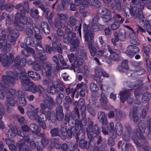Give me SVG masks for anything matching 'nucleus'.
<instances>
[{
	"label": "nucleus",
	"instance_id": "12",
	"mask_svg": "<svg viewBox=\"0 0 151 151\" xmlns=\"http://www.w3.org/2000/svg\"><path fill=\"white\" fill-rule=\"evenodd\" d=\"M140 8H138L137 10V7H134L130 10V13L133 15V16L135 18H137L141 19L142 22H143L144 21L143 19V16L142 12V10L144 8V6L143 4H140Z\"/></svg>",
	"mask_w": 151,
	"mask_h": 151
},
{
	"label": "nucleus",
	"instance_id": "35",
	"mask_svg": "<svg viewBox=\"0 0 151 151\" xmlns=\"http://www.w3.org/2000/svg\"><path fill=\"white\" fill-rule=\"evenodd\" d=\"M43 73H46V75L47 76H49L51 74V67L49 64H47L46 65L45 68L42 70Z\"/></svg>",
	"mask_w": 151,
	"mask_h": 151
},
{
	"label": "nucleus",
	"instance_id": "62",
	"mask_svg": "<svg viewBox=\"0 0 151 151\" xmlns=\"http://www.w3.org/2000/svg\"><path fill=\"white\" fill-rule=\"evenodd\" d=\"M61 1L63 8L65 9V7L68 6L70 0H62Z\"/></svg>",
	"mask_w": 151,
	"mask_h": 151
},
{
	"label": "nucleus",
	"instance_id": "51",
	"mask_svg": "<svg viewBox=\"0 0 151 151\" xmlns=\"http://www.w3.org/2000/svg\"><path fill=\"white\" fill-rule=\"evenodd\" d=\"M35 58L36 60H43L46 59V57L43 56L42 54H37L35 57Z\"/></svg>",
	"mask_w": 151,
	"mask_h": 151
},
{
	"label": "nucleus",
	"instance_id": "33",
	"mask_svg": "<svg viewBox=\"0 0 151 151\" xmlns=\"http://www.w3.org/2000/svg\"><path fill=\"white\" fill-rule=\"evenodd\" d=\"M19 35V32L17 30H12L8 35V38L9 40H11V39L13 40L17 37Z\"/></svg>",
	"mask_w": 151,
	"mask_h": 151
},
{
	"label": "nucleus",
	"instance_id": "46",
	"mask_svg": "<svg viewBox=\"0 0 151 151\" xmlns=\"http://www.w3.org/2000/svg\"><path fill=\"white\" fill-rule=\"evenodd\" d=\"M79 146L81 148H87L88 147L87 142L83 139L79 141Z\"/></svg>",
	"mask_w": 151,
	"mask_h": 151
},
{
	"label": "nucleus",
	"instance_id": "14",
	"mask_svg": "<svg viewBox=\"0 0 151 151\" xmlns=\"http://www.w3.org/2000/svg\"><path fill=\"white\" fill-rule=\"evenodd\" d=\"M139 51V49L137 47L133 45L128 46L124 52L129 58H133L135 53Z\"/></svg>",
	"mask_w": 151,
	"mask_h": 151
},
{
	"label": "nucleus",
	"instance_id": "36",
	"mask_svg": "<svg viewBox=\"0 0 151 151\" xmlns=\"http://www.w3.org/2000/svg\"><path fill=\"white\" fill-rule=\"evenodd\" d=\"M19 58V57H17L15 59V60L14 61V63L15 64H16V65H20V66H24L26 63V60L24 58H23L22 60L20 61L19 63V62H18L17 63V62H18V60Z\"/></svg>",
	"mask_w": 151,
	"mask_h": 151
},
{
	"label": "nucleus",
	"instance_id": "6",
	"mask_svg": "<svg viewBox=\"0 0 151 151\" xmlns=\"http://www.w3.org/2000/svg\"><path fill=\"white\" fill-rule=\"evenodd\" d=\"M74 34L71 32H69L67 35H64L63 37V41L66 43H68L71 41L70 51L71 52L74 51L75 49L78 47L79 45V42L78 39H74Z\"/></svg>",
	"mask_w": 151,
	"mask_h": 151
},
{
	"label": "nucleus",
	"instance_id": "52",
	"mask_svg": "<svg viewBox=\"0 0 151 151\" xmlns=\"http://www.w3.org/2000/svg\"><path fill=\"white\" fill-rule=\"evenodd\" d=\"M32 66L33 69L35 70L38 71L41 69V67L40 65L38 63H37L35 61H34L32 64Z\"/></svg>",
	"mask_w": 151,
	"mask_h": 151
},
{
	"label": "nucleus",
	"instance_id": "32",
	"mask_svg": "<svg viewBox=\"0 0 151 151\" xmlns=\"http://www.w3.org/2000/svg\"><path fill=\"white\" fill-rule=\"evenodd\" d=\"M128 37L130 38V42L133 44L136 45V35L133 30H132L128 35Z\"/></svg>",
	"mask_w": 151,
	"mask_h": 151
},
{
	"label": "nucleus",
	"instance_id": "64",
	"mask_svg": "<svg viewBox=\"0 0 151 151\" xmlns=\"http://www.w3.org/2000/svg\"><path fill=\"white\" fill-rule=\"evenodd\" d=\"M48 140L46 138L43 139L41 141L42 146L44 147H45L48 144Z\"/></svg>",
	"mask_w": 151,
	"mask_h": 151
},
{
	"label": "nucleus",
	"instance_id": "39",
	"mask_svg": "<svg viewBox=\"0 0 151 151\" xmlns=\"http://www.w3.org/2000/svg\"><path fill=\"white\" fill-rule=\"evenodd\" d=\"M7 102L6 104L8 106H14L16 104L14 100L11 97H9L8 96L6 97Z\"/></svg>",
	"mask_w": 151,
	"mask_h": 151
},
{
	"label": "nucleus",
	"instance_id": "27",
	"mask_svg": "<svg viewBox=\"0 0 151 151\" xmlns=\"http://www.w3.org/2000/svg\"><path fill=\"white\" fill-rule=\"evenodd\" d=\"M27 74L29 76L35 81H39L40 79L39 75L36 72L33 71H29Z\"/></svg>",
	"mask_w": 151,
	"mask_h": 151
},
{
	"label": "nucleus",
	"instance_id": "54",
	"mask_svg": "<svg viewBox=\"0 0 151 151\" xmlns=\"http://www.w3.org/2000/svg\"><path fill=\"white\" fill-rule=\"evenodd\" d=\"M134 94L135 97L136 98L138 99L136 101H135L134 103L137 104H139L140 102L139 100V96L140 95V92L139 91H136L134 92Z\"/></svg>",
	"mask_w": 151,
	"mask_h": 151
},
{
	"label": "nucleus",
	"instance_id": "55",
	"mask_svg": "<svg viewBox=\"0 0 151 151\" xmlns=\"http://www.w3.org/2000/svg\"><path fill=\"white\" fill-rule=\"evenodd\" d=\"M144 27L145 29L146 30L147 32L151 29V26L147 21L146 20L145 21L144 25Z\"/></svg>",
	"mask_w": 151,
	"mask_h": 151
},
{
	"label": "nucleus",
	"instance_id": "20",
	"mask_svg": "<svg viewBox=\"0 0 151 151\" xmlns=\"http://www.w3.org/2000/svg\"><path fill=\"white\" fill-rule=\"evenodd\" d=\"M1 58L2 64L3 66L6 67L13 62V57L12 55H10L8 57L5 54L2 56Z\"/></svg>",
	"mask_w": 151,
	"mask_h": 151
},
{
	"label": "nucleus",
	"instance_id": "44",
	"mask_svg": "<svg viewBox=\"0 0 151 151\" xmlns=\"http://www.w3.org/2000/svg\"><path fill=\"white\" fill-rule=\"evenodd\" d=\"M22 129L23 130V132L18 133V134L22 136H24L26 132L28 131H30V128H29L28 127L26 126H24L22 127Z\"/></svg>",
	"mask_w": 151,
	"mask_h": 151
},
{
	"label": "nucleus",
	"instance_id": "59",
	"mask_svg": "<svg viewBox=\"0 0 151 151\" xmlns=\"http://www.w3.org/2000/svg\"><path fill=\"white\" fill-rule=\"evenodd\" d=\"M36 50L37 52L41 53L45 52V50L42 47L41 45L40 44H38L37 45Z\"/></svg>",
	"mask_w": 151,
	"mask_h": 151
},
{
	"label": "nucleus",
	"instance_id": "45",
	"mask_svg": "<svg viewBox=\"0 0 151 151\" xmlns=\"http://www.w3.org/2000/svg\"><path fill=\"white\" fill-rule=\"evenodd\" d=\"M107 129L109 132L112 133V134H114V124L113 122H111L108 125L107 127Z\"/></svg>",
	"mask_w": 151,
	"mask_h": 151
},
{
	"label": "nucleus",
	"instance_id": "22",
	"mask_svg": "<svg viewBox=\"0 0 151 151\" xmlns=\"http://www.w3.org/2000/svg\"><path fill=\"white\" fill-rule=\"evenodd\" d=\"M25 139L20 140L17 143V146L19 148V151H30L28 146L24 144L25 143Z\"/></svg>",
	"mask_w": 151,
	"mask_h": 151
},
{
	"label": "nucleus",
	"instance_id": "41",
	"mask_svg": "<svg viewBox=\"0 0 151 151\" xmlns=\"http://www.w3.org/2000/svg\"><path fill=\"white\" fill-rule=\"evenodd\" d=\"M132 146L130 143L123 144L122 146V151H130Z\"/></svg>",
	"mask_w": 151,
	"mask_h": 151
},
{
	"label": "nucleus",
	"instance_id": "19",
	"mask_svg": "<svg viewBox=\"0 0 151 151\" xmlns=\"http://www.w3.org/2000/svg\"><path fill=\"white\" fill-rule=\"evenodd\" d=\"M115 131L114 130V134H111V136L113 138L115 139L117 136H120L122 133L123 128L120 122H118L115 124Z\"/></svg>",
	"mask_w": 151,
	"mask_h": 151
},
{
	"label": "nucleus",
	"instance_id": "3",
	"mask_svg": "<svg viewBox=\"0 0 151 151\" xmlns=\"http://www.w3.org/2000/svg\"><path fill=\"white\" fill-rule=\"evenodd\" d=\"M23 73H21L20 79L23 84L22 87L24 90L28 91L33 93H41L44 91V88L40 86H36L34 84L29 80V78L26 76V73L24 69L22 70Z\"/></svg>",
	"mask_w": 151,
	"mask_h": 151
},
{
	"label": "nucleus",
	"instance_id": "8",
	"mask_svg": "<svg viewBox=\"0 0 151 151\" xmlns=\"http://www.w3.org/2000/svg\"><path fill=\"white\" fill-rule=\"evenodd\" d=\"M90 24L91 26L92 29H90L88 30L89 27L86 25H85L84 26V32L85 36L86 32L87 33H88L89 35L91 33H92L93 35V33L92 32V30L93 31H100L103 28V26L102 25L100 24L94 19L92 20L91 23H90ZM93 36H94V35H93Z\"/></svg>",
	"mask_w": 151,
	"mask_h": 151
},
{
	"label": "nucleus",
	"instance_id": "38",
	"mask_svg": "<svg viewBox=\"0 0 151 151\" xmlns=\"http://www.w3.org/2000/svg\"><path fill=\"white\" fill-rule=\"evenodd\" d=\"M22 54H24L25 56H27L29 55V53L32 54H33L34 53V51L32 48L30 47H27L26 49H24L22 52Z\"/></svg>",
	"mask_w": 151,
	"mask_h": 151
},
{
	"label": "nucleus",
	"instance_id": "53",
	"mask_svg": "<svg viewBox=\"0 0 151 151\" xmlns=\"http://www.w3.org/2000/svg\"><path fill=\"white\" fill-rule=\"evenodd\" d=\"M150 97V95L146 93L143 96L142 99V101L144 103H146L148 101Z\"/></svg>",
	"mask_w": 151,
	"mask_h": 151
},
{
	"label": "nucleus",
	"instance_id": "37",
	"mask_svg": "<svg viewBox=\"0 0 151 151\" xmlns=\"http://www.w3.org/2000/svg\"><path fill=\"white\" fill-rule=\"evenodd\" d=\"M39 7L43 11L46 13V17L47 19H49L51 20L53 16V14L52 13H50L48 18L47 13L49 12V9L48 8H46V9H45L44 7L42 5H40Z\"/></svg>",
	"mask_w": 151,
	"mask_h": 151
},
{
	"label": "nucleus",
	"instance_id": "57",
	"mask_svg": "<svg viewBox=\"0 0 151 151\" xmlns=\"http://www.w3.org/2000/svg\"><path fill=\"white\" fill-rule=\"evenodd\" d=\"M7 95V96H8L10 94L12 95L13 96L15 95L16 91L15 89H6L5 91Z\"/></svg>",
	"mask_w": 151,
	"mask_h": 151
},
{
	"label": "nucleus",
	"instance_id": "29",
	"mask_svg": "<svg viewBox=\"0 0 151 151\" xmlns=\"http://www.w3.org/2000/svg\"><path fill=\"white\" fill-rule=\"evenodd\" d=\"M77 127L76 128L74 127H72L70 130H68L66 133V136L68 139H70L72 137V134H73L78 129V124H77Z\"/></svg>",
	"mask_w": 151,
	"mask_h": 151
},
{
	"label": "nucleus",
	"instance_id": "63",
	"mask_svg": "<svg viewBox=\"0 0 151 151\" xmlns=\"http://www.w3.org/2000/svg\"><path fill=\"white\" fill-rule=\"evenodd\" d=\"M99 85L100 86L101 88L103 90L106 89L108 87V84L107 83H104L103 84L101 83H99Z\"/></svg>",
	"mask_w": 151,
	"mask_h": 151
},
{
	"label": "nucleus",
	"instance_id": "61",
	"mask_svg": "<svg viewBox=\"0 0 151 151\" xmlns=\"http://www.w3.org/2000/svg\"><path fill=\"white\" fill-rule=\"evenodd\" d=\"M58 130L56 128L50 131V133L52 136H55L58 134Z\"/></svg>",
	"mask_w": 151,
	"mask_h": 151
},
{
	"label": "nucleus",
	"instance_id": "25",
	"mask_svg": "<svg viewBox=\"0 0 151 151\" xmlns=\"http://www.w3.org/2000/svg\"><path fill=\"white\" fill-rule=\"evenodd\" d=\"M98 119L99 122L103 124L106 125L107 122L104 113L102 111L99 112L98 115Z\"/></svg>",
	"mask_w": 151,
	"mask_h": 151
},
{
	"label": "nucleus",
	"instance_id": "2",
	"mask_svg": "<svg viewBox=\"0 0 151 151\" xmlns=\"http://www.w3.org/2000/svg\"><path fill=\"white\" fill-rule=\"evenodd\" d=\"M77 54L74 55L73 53L68 55V57L70 63L74 62L75 72L80 73L82 72L83 67L81 65L83 63V60L86 57V53L83 50H80L77 52Z\"/></svg>",
	"mask_w": 151,
	"mask_h": 151
},
{
	"label": "nucleus",
	"instance_id": "24",
	"mask_svg": "<svg viewBox=\"0 0 151 151\" xmlns=\"http://www.w3.org/2000/svg\"><path fill=\"white\" fill-rule=\"evenodd\" d=\"M43 103L44 104H43L45 107H46L48 108H51L55 104L53 99L51 97H48L47 99H45Z\"/></svg>",
	"mask_w": 151,
	"mask_h": 151
},
{
	"label": "nucleus",
	"instance_id": "23",
	"mask_svg": "<svg viewBox=\"0 0 151 151\" xmlns=\"http://www.w3.org/2000/svg\"><path fill=\"white\" fill-rule=\"evenodd\" d=\"M61 82L58 80L54 81L52 83V86L50 89V93L52 94H55L56 92V88L60 86Z\"/></svg>",
	"mask_w": 151,
	"mask_h": 151
},
{
	"label": "nucleus",
	"instance_id": "1",
	"mask_svg": "<svg viewBox=\"0 0 151 151\" xmlns=\"http://www.w3.org/2000/svg\"><path fill=\"white\" fill-rule=\"evenodd\" d=\"M41 109L40 112L41 113L39 116L37 114L38 112L39 109L36 108L33 112L27 111V114L29 117L32 119H35L37 122L40 121H45L47 119L52 120L55 118V115L53 112L48 111L45 112V107L43 103L40 105Z\"/></svg>",
	"mask_w": 151,
	"mask_h": 151
},
{
	"label": "nucleus",
	"instance_id": "13",
	"mask_svg": "<svg viewBox=\"0 0 151 151\" xmlns=\"http://www.w3.org/2000/svg\"><path fill=\"white\" fill-rule=\"evenodd\" d=\"M97 13L103 15V20L104 22L108 21L111 17V13L110 11L106 8H101L97 10Z\"/></svg>",
	"mask_w": 151,
	"mask_h": 151
},
{
	"label": "nucleus",
	"instance_id": "43",
	"mask_svg": "<svg viewBox=\"0 0 151 151\" xmlns=\"http://www.w3.org/2000/svg\"><path fill=\"white\" fill-rule=\"evenodd\" d=\"M18 101L19 103L22 106H25L27 103L26 100L22 95L19 97Z\"/></svg>",
	"mask_w": 151,
	"mask_h": 151
},
{
	"label": "nucleus",
	"instance_id": "15",
	"mask_svg": "<svg viewBox=\"0 0 151 151\" xmlns=\"http://www.w3.org/2000/svg\"><path fill=\"white\" fill-rule=\"evenodd\" d=\"M98 127L97 125L90 128L88 130H87V134L90 141L93 140V137H95L100 133V132L98 131Z\"/></svg>",
	"mask_w": 151,
	"mask_h": 151
},
{
	"label": "nucleus",
	"instance_id": "7",
	"mask_svg": "<svg viewBox=\"0 0 151 151\" xmlns=\"http://www.w3.org/2000/svg\"><path fill=\"white\" fill-rule=\"evenodd\" d=\"M7 76H3V80L0 82V85L2 87L6 88L7 85L6 82L14 83L15 80H18V78L17 75L14 74V73L10 71L6 72Z\"/></svg>",
	"mask_w": 151,
	"mask_h": 151
},
{
	"label": "nucleus",
	"instance_id": "42",
	"mask_svg": "<svg viewBox=\"0 0 151 151\" xmlns=\"http://www.w3.org/2000/svg\"><path fill=\"white\" fill-rule=\"evenodd\" d=\"M137 109L136 107H134L133 112H131L130 113V116H132L133 118L134 122H136L138 118L136 116V112L137 111Z\"/></svg>",
	"mask_w": 151,
	"mask_h": 151
},
{
	"label": "nucleus",
	"instance_id": "18",
	"mask_svg": "<svg viewBox=\"0 0 151 151\" xmlns=\"http://www.w3.org/2000/svg\"><path fill=\"white\" fill-rule=\"evenodd\" d=\"M108 50L110 52V55L109 56L110 58L112 60H117L119 58L120 52L117 49L112 50L110 48V46L109 45H107Z\"/></svg>",
	"mask_w": 151,
	"mask_h": 151
},
{
	"label": "nucleus",
	"instance_id": "49",
	"mask_svg": "<svg viewBox=\"0 0 151 151\" xmlns=\"http://www.w3.org/2000/svg\"><path fill=\"white\" fill-rule=\"evenodd\" d=\"M103 71L99 67H97L95 70V74L96 75V77L97 78V77H99V76H101L102 74Z\"/></svg>",
	"mask_w": 151,
	"mask_h": 151
},
{
	"label": "nucleus",
	"instance_id": "50",
	"mask_svg": "<svg viewBox=\"0 0 151 151\" xmlns=\"http://www.w3.org/2000/svg\"><path fill=\"white\" fill-rule=\"evenodd\" d=\"M90 89L91 91L95 92L99 90V88L97 86L96 84L92 83L90 85Z\"/></svg>",
	"mask_w": 151,
	"mask_h": 151
},
{
	"label": "nucleus",
	"instance_id": "30",
	"mask_svg": "<svg viewBox=\"0 0 151 151\" xmlns=\"http://www.w3.org/2000/svg\"><path fill=\"white\" fill-rule=\"evenodd\" d=\"M30 131L37 134L40 132V130L39 127L34 124H32L30 125Z\"/></svg>",
	"mask_w": 151,
	"mask_h": 151
},
{
	"label": "nucleus",
	"instance_id": "17",
	"mask_svg": "<svg viewBox=\"0 0 151 151\" xmlns=\"http://www.w3.org/2000/svg\"><path fill=\"white\" fill-rule=\"evenodd\" d=\"M114 17L116 20L111 25V28L112 30H115L119 28L120 24L123 23L124 21L123 18L119 14H116L114 16Z\"/></svg>",
	"mask_w": 151,
	"mask_h": 151
},
{
	"label": "nucleus",
	"instance_id": "4",
	"mask_svg": "<svg viewBox=\"0 0 151 151\" xmlns=\"http://www.w3.org/2000/svg\"><path fill=\"white\" fill-rule=\"evenodd\" d=\"M23 8L24 10H22L21 12H18L15 15L14 20V24L19 31H22L23 30L24 26V24H26L27 19L25 17V10L27 12H29L28 9V4L27 2H24Z\"/></svg>",
	"mask_w": 151,
	"mask_h": 151
},
{
	"label": "nucleus",
	"instance_id": "10",
	"mask_svg": "<svg viewBox=\"0 0 151 151\" xmlns=\"http://www.w3.org/2000/svg\"><path fill=\"white\" fill-rule=\"evenodd\" d=\"M139 129H137V131L134 132L132 136V138L135 144L138 146H139V143L137 140V138H138L139 140L142 139H144L145 137L144 136H142V133L144 132V127H142L141 126L140 123H139L138 124Z\"/></svg>",
	"mask_w": 151,
	"mask_h": 151
},
{
	"label": "nucleus",
	"instance_id": "60",
	"mask_svg": "<svg viewBox=\"0 0 151 151\" xmlns=\"http://www.w3.org/2000/svg\"><path fill=\"white\" fill-rule=\"evenodd\" d=\"M65 91L67 95H68L70 93H71L73 97L75 91L73 88H68L66 89Z\"/></svg>",
	"mask_w": 151,
	"mask_h": 151
},
{
	"label": "nucleus",
	"instance_id": "9",
	"mask_svg": "<svg viewBox=\"0 0 151 151\" xmlns=\"http://www.w3.org/2000/svg\"><path fill=\"white\" fill-rule=\"evenodd\" d=\"M76 5H83L84 7H87L89 5L94 6L96 8L99 7L101 6L100 2L97 0H75Z\"/></svg>",
	"mask_w": 151,
	"mask_h": 151
},
{
	"label": "nucleus",
	"instance_id": "5",
	"mask_svg": "<svg viewBox=\"0 0 151 151\" xmlns=\"http://www.w3.org/2000/svg\"><path fill=\"white\" fill-rule=\"evenodd\" d=\"M93 38V35L91 33L89 35L88 33L87 32L85 35V39L86 41H89L88 44V47L89 50L90 52L91 56H94L96 55V48H99V45L96 41L92 40Z\"/></svg>",
	"mask_w": 151,
	"mask_h": 151
},
{
	"label": "nucleus",
	"instance_id": "56",
	"mask_svg": "<svg viewBox=\"0 0 151 151\" xmlns=\"http://www.w3.org/2000/svg\"><path fill=\"white\" fill-rule=\"evenodd\" d=\"M58 17L60 20L65 21L67 19V17L66 15L63 14H58Z\"/></svg>",
	"mask_w": 151,
	"mask_h": 151
},
{
	"label": "nucleus",
	"instance_id": "26",
	"mask_svg": "<svg viewBox=\"0 0 151 151\" xmlns=\"http://www.w3.org/2000/svg\"><path fill=\"white\" fill-rule=\"evenodd\" d=\"M24 138V139H25V141H26L27 143H29L30 148L32 149H33L35 147L36 145L34 142L31 141L33 138L32 135H29Z\"/></svg>",
	"mask_w": 151,
	"mask_h": 151
},
{
	"label": "nucleus",
	"instance_id": "34",
	"mask_svg": "<svg viewBox=\"0 0 151 151\" xmlns=\"http://www.w3.org/2000/svg\"><path fill=\"white\" fill-rule=\"evenodd\" d=\"M100 102L101 105L103 106H106L108 102L107 98L105 94L102 93L101 95V98L100 99Z\"/></svg>",
	"mask_w": 151,
	"mask_h": 151
},
{
	"label": "nucleus",
	"instance_id": "47",
	"mask_svg": "<svg viewBox=\"0 0 151 151\" xmlns=\"http://www.w3.org/2000/svg\"><path fill=\"white\" fill-rule=\"evenodd\" d=\"M122 69V70L124 69L126 70H127L128 69V61L127 60H125L123 61L121 65ZM121 71L122 72H124V71L121 70Z\"/></svg>",
	"mask_w": 151,
	"mask_h": 151
},
{
	"label": "nucleus",
	"instance_id": "16",
	"mask_svg": "<svg viewBox=\"0 0 151 151\" xmlns=\"http://www.w3.org/2000/svg\"><path fill=\"white\" fill-rule=\"evenodd\" d=\"M120 100L122 103H124L125 100L127 101L129 104L133 102L132 99L131 97V94L125 91H121L119 94Z\"/></svg>",
	"mask_w": 151,
	"mask_h": 151
},
{
	"label": "nucleus",
	"instance_id": "48",
	"mask_svg": "<svg viewBox=\"0 0 151 151\" xmlns=\"http://www.w3.org/2000/svg\"><path fill=\"white\" fill-rule=\"evenodd\" d=\"M38 13V11L37 9H35V11L32 9L30 11V14L31 16L34 18H37L39 17Z\"/></svg>",
	"mask_w": 151,
	"mask_h": 151
},
{
	"label": "nucleus",
	"instance_id": "40",
	"mask_svg": "<svg viewBox=\"0 0 151 151\" xmlns=\"http://www.w3.org/2000/svg\"><path fill=\"white\" fill-rule=\"evenodd\" d=\"M61 131L62 134H60V136L63 140H65L66 139V136L65 135V134L67 132V128L66 126H61Z\"/></svg>",
	"mask_w": 151,
	"mask_h": 151
},
{
	"label": "nucleus",
	"instance_id": "21",
	"mask_svg": "<svg viewBox=\"0 0 151 151\" xmlns=\"http://www.w3.org/2000/svg\"><path fill=\"white\" fill-rule=\"evenodd\" d=\"M9 129L8 130L6 135L9 137L12 138L14 137L17 134L18 132L17 129H16L14 126L11 124L9 126Z\"/></svg>",
	"mask_w": 151,
	"mask_h": 151
},
{
	"label": "nucleus",
	"instance_id": "11",
	"mask_svg": "<svg viewBox=\"0 0 151 151\" xmlns=\"http://www.w3.org/2000/svg\"><path fill=\"white\" fill-rule=\"evenodd\" d=\"M114 38L111 39V42L114 45H116V42L119 40L121 41H124L126 38V32L125 30L122 29L119 30L118 35L117 32H115L114 34Z\"/></svg>",
	"mask_w": 151,
	"mask_h": 151
},
{
	"label": "nucleus",
	"instance_id": "58",
	"mask_svg": "<svg viewBox=\"0 0 151 151\" xmlns=\"http://www.w3.org/2000/svg\"><path fill=\"white\" fill-rule=\"evenodd\" d=\"M24 41L27 45H32L34 43V40L31 38L25 39Z\"/></svg>",
	"mask_w": 151,
	"mask_h": 151
},
{
	"label": "nucleus",
	"instance_id": "31",
	"mask_svg": "<svg viewBox=\"0 0 151 151\" xmlns=\"http://www.w3.org/2000/svg\"><path fill=\"white\" fill-rule=\"evenodd\" d=\"M41 29L43 30L46 34L50 32V29L48 24L45 22H42L41 26Z\"/></svg>",
	"mask_w": 151,
	"mask_h": 151
},
{
	"label": "nucleus",
	"instance_id": "28",
	"mask_svg": "<svg viewBox=\"0 0 151 151\" xmlns=\"http://www.w3.org/2000/svg\"><path fill=\"white\" fill-rule=\"evenodd\" d=\"M56 111L57 118L58 120H60L63 118L64 116L62 107L61 106L58 107L56 108Z\"/></svg>",
	"mask_w": 151,
	"mask_h": 151
}]
</instances>
